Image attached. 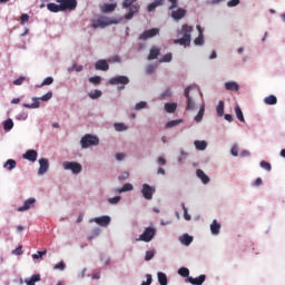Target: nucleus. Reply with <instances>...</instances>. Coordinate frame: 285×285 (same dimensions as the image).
<instances>
[{"mask_svg":"<svg viewBox=\"0 0 285 285\" xmlns=\"http://www.w3.org/2000/svg\"><path fill=\"white\" fill-rule=\"evenodd\" d=\"M199 95V91L193 86H188L185 89V97L187 99L186 110H195V98Z\"/></svg>","mask_w":285,"mask_h":285,"instance_id":"1","label":"nucleus"},{"mask_svg":"<svg viewBox=\"0 0 285 285\" xmlns=\"http://www.w3.org/2000/svg\"><path fill=\"white\" fill-rule=\"evenodd\" d=\"M117 23H119V20H117L115 18H108V17L100 16L96 20H92L91 26H92V28L97 29V28H106L108 26H112V24H117Z\"/></svg>","mask_w":285,"mask_h":285,"instance_id":"2","label":"nucleus"},{"mask_svg":"<svg viewBox=\"0 0 285 285\" xmlns=\"http://www.w3.org/2000/svg\"><path fill=\"white\" fill-rule=\"evenodd\" d=\"M135 1H137V0H124L122 1V8H125V9L129 8L128 13L125 14V19L127 21H130V19H132V17H135V14H137L139 12V4H135Z\"/></svg>","mask_w":285,"mask_h":285,"instance_id":"3","label":"nucleus"},{"mask_svg":"<svg viewBox=\"0 0 285 285\" xmlns=\"http://www.w3.org/2000/svg\"><path fill=\"white\" fill-rule=\"evenodd\" d=\"M190 32H193V27L188 24H183L180 35L183 38L176 39L175 43H179L180 46H190Z\"/></svg>","mask_w":285,"mask_h":285,"instance_id":"4","label":"nucleus"},{"mask_svg":"<svg viewBox=\"0 0 285 285\" xmlns=\"http://www.w3.org/2000/svg\"><path fill=\"white\" fill-rule=\"evenodd\" d=\"M81 148H90V146H99V137L86 134L81 140Z\"/></svg>","mask_w":285,"mask_h":285,"instance_id":"5","label":"nucleus"},{"mask_svg":"<svg viewBox=\"0 0 285 285\" xmlns=\"http://www.w3.org/2000/svg\"><path fill=\"white\" fill-rule=\"evenodd\" d=\"M52 99V91H48L46 95L41 96L40 98H32L33 104H23V108L35 109L41 106L39 101H50Z\"/></svg>","mask_w":285,"mask_h":285,"instance_id":"6","label":"nucleus"},{"mask_svg":"<svg viewBox=\"0 0 285 285\" xmlns=\"http://www.w3.org/2000/svg\"><path fill=\"white\" fill-rule=\"evenodd\" d=\"M109 83L111 86H118V90L121 91L126 88V86H128V83H130V79H128L126 76H118L110 78Z\"/></svg>","mask_w":285,"mask_h":285,"instance_id":"7","label":"nucleus"},{"mask_svg":"<svg viewBox=\"0 0 285 285\" xmlns=\"http://www.w3.org/2000/svg\"><path fill=\"white\" fill-rule=\"evenodd\" d=\"M57 3H60L61 12L66 10L72 11L77 10V0H56Z\"/></svg>","mask_w":285,"mask_h":285,"instance_id":"8","label":"nucleus"},{"mask_svg":"<svg viewBox=\"0 0 285 285\" xmlns=\"http://www.w3.org/2000/svg\"><path fill=\"white\" fill-rule=\"evenodd\" d=\"M62 166L65 170H71L73 175H79L82 170L81 164L75 161H65Z\"/></svg>","mask_w":285,"mask_h":285,"instance_id":"9","label":"nucleus"},{"mask_svg":"<svg viewBox=\"0 0 285 285\" xmlns=\"http://www.w3.org/2000/svg\"><path fill=\"white\" fill-rule=\"evenodd\" d=\"M157 234V229L154 227H147L145 232L139 236V242H153V238Z\"/></svg>","mask_w":285,"mask_h":285,"instance_id":"10","label":"nucleus"},{"mask_svg":"<svg viewBox=\"0 0 285 285\" xmlns=\"http://www.w3.org/2000/svg\"><path fill=\"white\" fill-rule=\"evenodd\" d=\"M159 35V28H153L145 30L140 36V41H148V39H153V37H157Z\"/></svg>","mask_w":285,"mask_h":285,"instance_id":"11","label":"nucleus"},{"mask_svg":"<svg viewBox=\"0 0 285 285\" xmlns=\"http://www.w3.org/2000/svg\"><path fill=\"white\" fill-rule=\"evenodd\" d=\"M141 195L145 199H153V195H155V188L151 187L150 185L148 184H144L142 185V189H141Z\"/></svg>","mask_w":285,"mask_h":285,"instance_id":"12","label":"nucleus"},{"mask_svg":"<svg viewBox=\"0 0 285 285\" xmlns=\"http://www.w3.org/2000/svg\"><path fill=\"white\" fill-rule=\"evenodd\" d=\"M39 164L40 167L38 169V175H46V173H48V169L50 168V163L47 158H40Z\"/></svg>","mask_w":285,"mask_h":285,"instance_id":"13","label":"nucleus"},{"mask_svg":"<svg viewBox=\"0 0 285 285\" xmlns=\"http://www.w3.org/2000/svg\"><path fill=\"white\" fill-rule=\"evenodd\" d=\"M187 10L184 8H178L176 10L171 11V18H174L175 21H180V19H184L187 14Z\"/></svg>","mask_w":285,"mask_h":285,"instance_id":"14","label":"nucleus"},{"mask_svg":"<svg viewBox=\"0 0 285 285\" xmlns=\"http://www.w3.org/2000/svg\"><path fill=\"white\" fill-rule=\"evenodd\" d=\"M37 203V199L29 198L24 202L23 206L18 208V213H24V210H30V208L35 207V204Z\"/></svg>","mask_w":285,"mask_h":285,"instance_id":"15","label":"nucleus"},{"mask_svg":"<svg viewBox=\"0 0 285 285\" xmlns=\"http://www.w3.org/2000/svg\"><path fill=\"white\" fill-rule=\"evenodd\" d=\"M23 159H27V161H37V157H38V154H37V150L35 149H29L27 150L23 155H22Z\"/></svg>","mask_w":285,"mask_h":285,"instance_id":"16","label":"nucleus"},{"mask_svg":"<svg viewBox=\"0 0 285 285\" xmlns=\"http://www.w3.org/2000/svg\"><path fill=\"white\" fill-rule=\"evenodd\" d=\"M98 226L106 227L110 225V216H100L92 219Z\"/></svg>","mask_w":285,"mask_h":285,"instance_id":"17","label":"nucleus"},{"mask_svg":"<svg viewBox=\"0 0 285 285\" xmlns=\"http://www.w3.org/2000/svg\"><path fill=\"white\" fill-rule=\"evenodd\" d=\"M96 70H102V72H106L110 70V66L108 65V61L100 59L95 63Z\"/></svg>","mask_w":285,"mask_h":285,"instance_id":"18","label":"nucleus"},{"mask_svg":"<svg viewBox=\"0 0 285 285\" xmlns=\"http://www.w3.org/2000/svg\"><path fill=\"white\" fill-rule=\"evenodd\" d=\"M196 28H197L199 35L194 40V43H195V46H204V29H202V26H199V24Z\"/></svg>","mask_w":285,"mask_h":285,"instance_id":"19","label":"nucleus"},{"mask_svg":"<svg viewBox=\"0 0 285 285\" xmlns=\"http://www.w3.org/2000/svg\"><path fill=\"white\" fill-rule=\"evenodd\" d=\"M188 282H189V284H193V285H202L206 282V275H200L196 278L188 277Z\"/></svg>","mask_w":285,"mask_h":285,"instance_id":"20","label":"nucleus"},{"mask_svg":"<svg viewBox=\"0 0 285 285\" xmlns=\"http://www.w3.org/2000/svg\"><path fill=\"white\" fill-rule=\"evenodd\" d=\"M219 230H222V224H219L217 219H214L210 224L212 235H219Z\"/></svg>","mask_w":285,"mask_h":285,"instance_id":"21","label":"nucleus"},{"mask_svg":"<svg viewBox=\"0 0 285 285\" xmlns=\"http://www.w3.org/2000/svg\"><path fill=\"white\" fill-rule=\"evenodd\" d=\"M166 0H155L154 2L149 3L147 7L148 12H153L155 8H159V6H164Z\"/></svg>","mask_w":285,"mask_h":285,"instance_id":"22","label":"nucleus"},{"mask_svg":"<svg viewBox=\"0 0 285 285\" xmlns=\"http://www.w3.org/2000/svg\"><path fill=\"white\" fill-rule=\"evenodd\" d=\"M196 175L198 179L203 181V184H208L210 181V178L202 169H197Z\"/></svg>","mask_w":285,"mask_h":285,"instance_id":"23","label":"nucleus"},{"mask_svg":"<svg viewBox=\"0 0 285 285\" xmlns=\"http://www.w3.org/2000/svg\"><path fill=\"white\" fill-rule=\"evenodd\" d=\"M101 10L102 12H115L117 10V3H105Z\"/></svg>","mask_w":285,"mask_h":285,"instance_id":"24","label":"nucleus"},{"mask_svg":"<svg viewBox=\"0 0 285 285\" xmlns=\"http://www.w3.org/2000/svg\"><path fill=\"white\" fill-rule=\"evenodd\" d=\"M196 150H206L208 148V142L206 140H196L194 141Z\"/></svg>","mask_w":285,"mask_h":285,"instance_id":"25","label":"nucleus"},{"mask_svg":"<svg viewBox=\"0 0 285 285\" xmlns=\"http://www.w3.org/2000/svg\"><path fill=\"white\" fill-rule=\"evenodd\" d=\"M226 90H232L234 92H237L239 90V85L235 81L225 82Z\"/></svg>","mask_w":285,"mask_h":285,"instance_id":"26","label":"nucleus"},{"mask_svg":"<svg viewBox=\"0 0 285 285\" xmlns=\"http://www.w3.org/2000/svg\"><path fill=\"white\" fill-rule=\"evenodd\" d=\"M180 242L181 244H184L185 246H190V244H193V236L188 235V234H184L180 237Z\"/></svg>","mask_w":285,"mask_h":285,"instance_id":"27","label":"nucleus"},{"mask_svg":"<svg viewBox=\"0 0 285 285\" xmlns=\"http://www.w3.org/2000/svg\"><path fill=\"white\" fill-rule=\"evenodd\" d=\"M157 275L160 285H168V276L164 272H158Z\"/></svg>","mask_w":285,"mask_h":285,"instance_id":"28","label":"nucleus"},{"mask_svg":"<svg viewBox=\"0 0 285 285\" xmlns=\"http://www.w3.org/2000/svg\"><path fill=\"white\" fill-rule=\"evenodd\" d=\"M47 9L49 10V12H61V4L51 2L47 4Z\"/></svg>","mask_w":285,"mask_h":285,"instance_id":"29","label":"nucleus"},{"mask_svg":"<svg viewBox=\"0 0 285 285\" xmlns=\"http://www.w3.org/2000/svg\"><path fill=\"white\" fill-rule=\"evenodd\" d=\"M159 55H160L159 49L151 48L150 51H149L148 60L153 61L154 59H157L159 57Z\"/></svg>","mask_w":285,"mask_h":285,"instance_id":"30","label":"nucleus"},{"mask_svg":"<svg viewBox=\"0 0 285 285\" xmlns=\"http://www.w3.org/2000/svg\"><path fill=\"white\" fill-rule=\"evenodd\" d=\"M264 104H266L267 106H275V104H277V97L271 95L264 99Z\"/></svg>","mask_w":285,"mask_h":285,"instance_id":"31","label":"nucleus"},{"mask_svg":"<svg viewBox=\"0 0 285 285\" xmlns=\"http://www.w3.org/2000/svg\"><path fill=\"white\" fill-rule=\"evenodd\" d=\"M7 170H14L17 168V161L14 159H8L3 166Z\"/></svg>","mask_w":285,"mask_h":285,"instance_id":"32","label":"nucleus"},{"mask_svg":"<svg viewBox=\"0 0 285 285\" xmlns=\"http://www.w3.org/2000/svg\"><path fill=\"white\" fill-rule=\"evenodd\" d=\"M165 110H166V112H169V114L175 112V110H177V104H175V102L165 104Z\"/></svg>","mask_w":285,"mask_h":285,"instance_id":"33","label":"nucleus"},{"mask_svg":"<svg viewBox=\"0 0 285 285\" xmlns=\"http://www.w3.org/2000/svg\"><path fill=\"white\" fill-rule=\"evenodd\" d=\"M132 188V184L127 183L121 188L116 189V193H129Z\"/></svg>","mask_w":285,"mask_h":285,"instance_id":"34","label":"nucleus"},{"mask_svg":"<svg viewBox=\"0 0 285 285\" xmlns=\"http://www.w3.org/2000/svg\"><path fill=\"white\" fill-rule=\"evenodd\" d=\"M114 128L117 130V132H124V130H128V127L124 122H116Z\"/></svg>","mask_w":285,"mask_h":285,"instance_id":"35","label":"nucleus"},{"mask_svg":"<svg viewBox=\"0 0 285 285\" xmlns=\"http://www.w3.org/2000/svg\"><path fill=\"white\" fill-rule=\"evenodd\" d=\"M3 128L4 130L8 132L10 131L11 128H14V122L12 121V119H7L4 122H3Z\"/></svg>","mask_w":285,"mask_h":285,"instance_id":"36","label":"nucleus"},{"mask_svg":"<svg viewBox=\"0 0 285 285\" xmlns=\"http://www.w3.org/2000/svg\"><path fill=\"white\" fill-rule=\"evenodd\" d=\"M218 117H224V100H220L216 107Z\"/></svg>","mask_w":285,"mask_h":285,"instance_id":"37","label":"nucleus"},{"mask_svg":"<svg viewBox=\"0 0 285 285\" xmlns=\"http://www.w3.org/2000/svg\"><path fill=\"white\" fill-rule=\"evenodd\" d=\"M179 124H184V120L181 119L170 120L166 124V128H175V126H179Z\"/></svg>","mask_w":285,"mask_h":285,"instance_id":"38","label":"nucleus"},{"mask_svg":"<svg viewBox=\"0 0 285 285\" xmlns=\"http://www.w3.org/2000/svg\"><path fill=\"white\" fill-rule=\"evenodd\" d=\"M204 112H205V108L203 106V107H200L198 114L195 116V121H197V124H199V121H202V119H204Z\"/></svg>","mask_w":285,"mask_h":285,"instance_id":"39","label":"nucleus"},{"mask_svg":"<svg viewBox=\"0 0 285 285\" xmlns=\"http://www.w3.org/2000/svg\"><path fill=\"white\" fill-rule=\"evenodd\" d=\"M178 275H180V277H188V275H190V271L186 267H181L178 269Z\"/></svg>","mask_w":285,"mask_h":285,"instance_id":"40","label":"nucleus"},{"mask_svg":"<svg viewBox=\"0 0 285 285\" xmlns=\"http://www.w3.org/2000/svg\"><path fill=\"white\" fill-rule=\"evenodd\" d=\"M157 70V65H148L145 69L146 75H153Z\"/></svg>","mask_w":285,"mask_h":285,"instance_id":"41","label":"nucleus"},{"mask_svg":"<svg viewBox=\"0 0 285 285\" xmlns=\"http://www.w3.org/2000/svg\"><path fill=\"white\" fill-rule=\"evenodd\" d=\"M52 83H55V78H52V77H47V78L42 81V83L40 85V88H41L42 86H52Z\"/></svg>","mask_w":285,"mask_h":285,"instance_id":"42","label":"nucleus"},{"mask_svg":"<svg viewBox=\"0 0 285 285\" xmlns=\"http://www.w3.org/2000/svg\"><path fill=\"white\" fill-rule=\"evenodd\" d=\"M170 61H173V53H166L160 60V63H170Z\"/></svg>","mask_w":285,"mask_h":285,"instance_id":"43","label":"nucleus"},{"mask_svg":"<svg viewBox=\"0 0 285 285\" xmlns=\"http://www.w3.org/2000/svg\"><path fill=\"white\" fill-rule=\"evenodd\" d=\"M236 117L239 121H244V112H242V108L235 107Z\"/></svg>","mask_w":285,"mask_h":285,"instance_id":"44","label":"nucleus"},{"mask_svg":"<svg viewBox=\"0 0 285 285\" xmlns=\"http://www.w3.org/2000/svg\"><path fill=\"white\" fill-rule=\"evenodd\" d=\"M261 168H264V170H267V173H271L273 169L271 163H266V160L261 161Z\"/></svg>","mask_w":285,"mask_h":285,"instance_id":"45","label":"nucleus"},{"mask_svg":"<svg viewBox=\"0 0 285 285\" xmlns=\"http://www.w3.org/2000/svg\"><path fill=\"white\" fill-rule=\"evenodd\" d=\"M181 206H183V210H184V219H186V222H190L191 217L188 214V208L186 207V204L183 203Z\"/></svg>","mask_w":285,"mask_h":285,"instance_id":"46","label":"nucleus"},{"mask_svg":"<svg viewBox=\"0 0 285 285\" xmlns=\"http://www.w3.org/2000/svg\"><path fill=\"white\" fill-rule=\"evenodd\" d=\"M89 82L94 83L95 86H99V83H101V77L99 76L91 77L89 78Z\"/></svg>","mask_w":285,"mask_h":285,"instance_id":"47","label":"nucleus"},{"mask_svg":"<svg viewBox=\"0 0 285 285\" xmlns=\"http://www.w3.org/2000/svg\"><path fill=\"white\" fill-rule=\"evenodd\" d=\"M53 271H66V263L61 261L60 263L53 266Z\"/></svg>","mask_w":285,"mask_h":285,"instance_id":"48","label":"nucleus"},{"mask_svg":"<svg viewBox=\"0 0 285 285\" xmlns=\"http://www.w3.org/2000/svg\"><path fill=\"white\" fill-rule=\"evenodd\" d=\"M101 90H95L89 94L90 99H99V97H101Z\"/></svg>","mask_w":285,"mask_h":285,"instance_id":"49","label":"nucleus"},{"mask_svg":"<svg viewBox=\"0 0 285 285\" xmlns=\"http://www.w3.org/2000/svg\"><path fill=\"white\" fill-rule=\"evenodd\" d=\"M168 3H170L168 10H175V8H177V6H179V0H167Z\"/></svg>","mask_w":285,"mask_h":285,"instance_id":"50","label":"nucleus"},{"mask_svg":"<svg viewBox=\"0 0 285 285\" xmlns=\"http://www.w3.org/2000/svg\"><path fill=\"white\" fill-rule=\"evenodd\" d=\"M73 70H76V72H81V70H83V66H81V65H79V66L73 65L72 67H70L68 69V72H72Z\"/></svg>","mask_w":285,"mask_h":285,"instance_id":"51","label":"nucleus"},{"mask_svg":"<svg viewBox=\"0 0 285 285\" xmlns=\"http://www.w3.org/2000/svg\"><path fill=\"white\" fill-rule=\"evenodd\" d=\"M146 106H148V104L146 101H140V102L136 104L135 110H144V108H146Z\"/></svg>","mask_w":285,"mask_h":285,"instance_id":"52","label":"nucleus"},{"mask_svg":"<svg viewBox=\"0 0 285 285\" xmlns=\"http://www.w3.org/2000/svg\"><path fill=\"white\" fill-rule=\"evenodd\" d=\"M153 257H155L154 250L146 252L145 262H150V259H153Z\"/></svg>","mask_w":285,"mask_h":285,"instance_id":"53","label":"nucleus"},{"mask_svg":"<svg viewBox=\"0 0 285 285\" xmlns=\"http://www.w3.org/2000/svg\"><path fill=\"white\" fill-rule=\"evenodd\" d=\"M20 20H21V24L23 26L28 23V21H30V16H28V13H23L21 14Z\"/></svg>","mask_w":285,"mask_h":285,"instance_id":"54","label":"nucleus"},{"mask_svg":"<svg viewBox=\"0 0 285 285\" xmlns=\"http://www.w3.org/2000/svg\"><path fill=\"white\" fill-rule=\"evenodd\" d=\"M46 253H48L46 249L42 252H37V254L32 255L33 259H41V257H43V255H46Z\"/></svg>","mask_w":285,"mask_h":285,"instance_id":"55","label":"nucleus"},{"mask_svg":"<svg viewBox=\"0 0 285 285\" xmlns=\"http://www.w3.org/2000/svg\"><path fill=\"white\" fill-rule=\"evenodd\" d=\"M26 81V77L21 76L18 79L13 80V86H21Z\"/></svg>","mask_w":285,"mask_h":285,"instance_id":"56","label":"nucleus"},{"mask_svg":"<svg viewBox=\"0 0 285 285\" xmlns=\"http://www.w3.org/2000/svg\"><path fill=\"white\" fill-rule=\"evenodd\" d=\"M239 3H240L239 0H229L227 2V6H228V8H235V7L239 6Z\"/></svg>","mask_w":285,"mask_h":285,"instance_id":"57","label":"nucleus"},{"mask_svg":"<svg viewBox=\"0 0 285 285\" xmlns=\"http://www.w3.org/2000/svg\"><path fill=\"white\" fill-rule=\"evenodd\" d=\"M109 204H119L121 202V196H116L108 199Z\"/></svg>","mask_w":285,"mask_h":285,"instance_id":"58","label":"nucleus"},{"mask_svg":"<svg viewBox=\"0 0 285 285\" xmlns=\"http://www.w3.org/2000/svg\"><path fill=\"white\" fill-rule=\"evenodd\" d=\"M146 277H147V281L142 282L141 285H151L153 284V275L147 274Z\"/></svg>","mask_w":285,"mask_h":285,"instance_id":"59","label":"nucleus"},{"mask_svg":"<svg viewBox=\"0 0 285 285\" xmlns=\"http://www.w3.org/2000/svg\"><path fill=\"white\" fill-rule=\"evenodd\" d=\"M146 277H147V281L142 282L141 285H151L153 284V275L147 274Z\"/></svg>","mask_w":285,"mask_h":285,"instance_id":"60","label":"nucleus"},{"mask_svg":"<svg viewBox=\"0 0 285 285\" xmlns=\"http://www.w3.org/2000/svg\"><path fill=\"white\" fill-rule=\"evenodd\" d=\"M128 177H130V174L128 171H124L119 177L118 179L120 181H125V179H128Z\"/></svg>","mask_w":285,"mask_h":285,"instance_id":"61","label":"nucleus"},{"mask_svg":"<svg viewBox=\"0 0 285 285\" xmlns=\"http://www.w3.org/2000/svg\"><path fill=\"white\" fill-rule=\"evenodd\" d=\"M163 99H166L168 97H173V91L170 89H166L163 95H161Z\"/></svg>","mask_w":285,"mask_h":285,"instance_id":"62","label":"nucleus"},{"mask_svg":"<svg viewBox=\"0 0 285 285\" xmlns=\"http://www.w3.org/2000/svg\"><path fill=\"white\" fill-rule=\"evenodd\" d=\"M230 154L234 156V157H237V155H239V150L237 148V145H234L230 149Z\"/></svg>","mask_w":285,"mask_h":285,"instance_id":"63","label":"nucleus"},{"mask_svg":"<svg viewBox=\"0 0 285 285\" xmlns=\"http://www.w3.org/2000/svg\"><path fill=\"white\" fill-rule=\"evenodd\" d=\"M29 281L33 282L35 284H36V282H41V275L35 274L31 276V278Z\"/></svg>","mask_w":285,"mask_h":285,"instance_id":"64","label":"nucleus"}]
</instances>
